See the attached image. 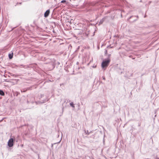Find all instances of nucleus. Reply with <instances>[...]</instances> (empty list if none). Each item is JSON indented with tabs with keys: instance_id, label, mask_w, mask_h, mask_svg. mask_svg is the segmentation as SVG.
<instances>
[{
	"instance_id": "2eb2a0df",
	"label": "nucleus",
	"mask_w": 159,
	"mask_h": 159,
	"mask_svg": "<svg viewBox=\"0 0 159 159\" xmlns=\"http://www.w3.org/2000/svg\"><path fill=\"white\" fill-rule=\"evenodd\" d=\"M86 134H89V133L88 131H87V133H86Z\"/></svg>"
},
{
	"instance_id": "a211bd4d",
	"label": "nucleus",
	"mask_w": 159,
	"mask_h": 159,
	"mask_svg": "<svg viewBox=\"0 0 159 159\" xmlns=\"http://www.w3.org/2000/svg\"><path fill=\"white\" fill-rule=\"evenodd\" d=\"M2 120H1L0 121V122H1V121H2Z\"/></svg>"
},
{
	"instance_id": "dca6fc26",
	"label": "nucleus",
	"mask_w": 159,
	"mask_h": 159,
	"mask_svg": "<svg viewBox=\"0 0 159 159\" xmlns=\"http://www.w3.org/2000/svg\"><path fill=\"white\" fill-rule=\"evenodd\" d=\"M132 17H133V16H131L129 17V19H130V18H131Z\"/></svg>"
},
{
	"instance_id": "423d86ee",
	"label": "nucleus",
	"mask_w": 159,
	"mask_h": 159,
	"mask_svg": "<svg viewBox=\"0 0 159 159\" xmlns=\"http://www.w3.org/2000/svg\"><path fill=\"white\" fill-rule=\"evenodd\" d=\"M106 17H104L99 22V24H102L103 22L104 21V20L106 19Z\"/></svg>"
},
{
	"instance_id": "0eeeda50",
	"label": "nucleus",
	"mask_w": 159,
	"mask_h": 159,
	"mask_svg": "<svg viewBox=\"0 0 159 159\" xmlns=\"http://www.w3.org/2000/svg\"><path fill=\"white\" fill-rule=\"evenodd\" d=\"M5 93L2 90H0V95L1 96H4Z\"/></svg>"
},
{
	"instance_id": "6e6552de",
	"label": "nucleus",
	"mask_w": 159,
	"mask_h": 159,
	"mask_svg": "<svg viewBox=\"0 0 159 159\" xmlns=\"http://www.w3.org/2000/svg\"><path fill=\"white\" fill-rule=\"evenodd\" d=\"M70 105L73 108H75V106L74 104L73 103V102H70Z\"/></svg>"
},
{
	"instance_id": "f3484780",
	"label": "nucleus",
	"mask_w": 159,
	"mask_h": 159,
	"mask_svg": "<svg viewBox=\"0 0 159 159\" xmlns=\"http://www.w3.org/2000/svg\"><path fill=\"white\" fill-rule=\"evenodd\" d=\"M137 17L138 18V16H137Z\"/></svg>"
},
{
	"instance_id": "f8f14e48",
	"label": "nucleus",
	"mask_w": 159,
	"mask_h": 159,
	"mask_svg": "<svg viewBox=\"0 0 159 159\" xmlns=\"http://www.w3.org/2000/svg\"><path fill=\"white\" fill-rule=\"evenodd\" d=\"M82 32L81 31H80V32H78V34H80V33H82Z\"/></svg>"
},
{
	"instance_id": "9b49d317",
	"label": "nucleus",
	"mask_w": 159,
	"mask_h": 159,
	"mask_svg": "<svg viewBox=\"0 0 159 159\" xmlns=\"http://www.w3.org/2000/svg\"><path fill=\"white\" fill-rule=\"evenodd\" d=\"M47 101H48V100L47 99H45L44 101H43V102H41V103H44Z\"/></svg>"
},
{
	"instance_id": "39448f33",
	"label": "nucleus",
	"mask_w": 159,
	"mask_h": 159,
	"mask_svg": "<svg viewBox=\"0 0 159 159\" xmlns=\"http://www.w3.org/2000/svg\"><path fill=\"white\" fill-rule=\"evenodd\" d=\"M13 55V53L12 52L11 53L9 54L8 55L10 59H11L12 58Z\"/></svg>"
},
{
	"instance_id": "f03ea898",
	"label": "nucleus",
	"mask_w": 159,
	"mask_h": 159,
	"mask_svg": "<svg viewBox=\"0 0 159 159\" xmlns=\"http://www.w3.org/2000/svg\"><path fill=\"white\" fill-rule=\"evenodd\" d=\"M49 64L51 65V67L49 68V70H52L54 68L55 66V61L54 59L51 60V61L49 62Z\"/></svg>"
},
{
	"instance_id": "1a4fd4ad",
	"label": "nucleus",
	"mask_w": 159,
	"mask_h": 159,
	"mask_svg": "<svg viewBox=\"0 0 159 159\" xmlns=\"http://www.w3.org/2000/svg\"><path fill=\"white\" fill-rule=\"evenodd\" d=\"M66 2V0H63L61 1V3H64Z\"/></svg>"
},
{
	"instance_id": "20e7f679",
	"label": "nucleus",
	"mask_w": 159,
	"mask_h": 159,
	"mask_svg": "<svg viewBox=\"0 0 159 159\" xmlns=\"http://www.w3.org/2000/svg\"><path fill=\"white\" fill-rule=\"evenodd\" d=\"M49 13H50L49 10H47L44 13V16L45 17H47L48 16Z\"/></svg>"
},
{
	"instance_id": "7ed1b4c3",
	"label": "nucleus",
	"mask_w": 159,
	"mask_h": 159,
	"mask_svg": "<svg viewBox=\"0 0 159 159\" xmlns=\"http://www.w3.org/2000/svg\"><path fill=\"white\" fill-rule=\"evenodd\" d=\"M14 144V140L13 138L10 139L8 141V145L9 147H12Z\"/></svg>"
},
{
	"instance_id": "6ab92c4d",
	"label": "nucleus",
	"mask_w": 159,
	"mask_h": 159,
	"mask_svg": "<svg viewBox=\"0 0 159 159\" xmlns=\"http://www.w3.org/2000/svg\"><path fill=\"white\" fill-rule=\"evenodd\" d=\"M27 102H28H28H28V101H27Z\"/></svg>"
},
{
	"instance_id": "4468645a",
	"label": "nucleus",
	"mask_w": 159,
	"mask_h": 159,
	"mask_svg": "<svg viewBox=\"0 0 159 159\" xmlns=\"http://www.w3.org/2000/svg\"><path fill=\"white\" fill-rule=\"evenodd\" d=\"M105 54H106L107 52V50H105Z\"/></svg>"
},
{
	"instance_id": "ddd939ff",
	"label": "nucleus",
	"mask_w": 159,
	"mask_h": 159,
	"mask_svg": "<svg viewBox=\"0 0 159 159\" xmlns=\"http://www.w3.org/2000/svg\"><path fill=\"white\" fill-rule=\"evenodd\" d=\"M102 78H103V79L104 80H105V78L104 77H102Z\"/></svg>"
},
{
	"instance_id": "9d476101",
	"label": "nucleus",
	"mask_w": 159,
	"mask_h": 159,
	"mask_svg": "<svg viewBox=\"0 0 159 159\" xmlns=\"http://www.w3.org/2000/svg\"><path fill=\"white\" fill-rule=\"evenodd\" d=\"M44 95L43 94H41L40 97H39V99L41 98L42 97H43Z\"/></svg>"
},
{
	"instance_id": "f257e3e1",
	"label": "nucleus",
	"mask_w": 159,
	"mask_h": 159,
	"mask_svg": "<svg viewBox=\"0 0 159 159\" xmlns=\"http://www.w3.org/2000/svg\"><path fill=\"white\" fill-rule=\"evenodd\" d=\"M110 61V60L109 59L105 60L104 61H103L102 64V68H104L105 67L107 66H108Z\"/></svg>"
}]
</instances>
